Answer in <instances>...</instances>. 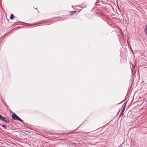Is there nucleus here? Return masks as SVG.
Wrapping results in <instances>:
<instances>
[{"label":"nucleus","mask_w":147,"mask_h":147,"mask_svg":"<svg viewBox=\"0 0 147 147\" xmlns=\"http://www.w3.org/2000/svg\"><path fill=\"white\" fill-rule=\"evenodd\" d=\"M12 119L15 120H18L22 123L24 121L21 119L18 116H17L15 113H13L12 115Z\"/></svg>","instance_id":"f257e3e1"},{"label":"nucleus","mask_w":147,"mask_h":147,"mask_svg":"<svg viewBox=\"0 0 147 147\" xmlns=\"http://www.w3.org/2000/svg\"><path fill=\"white\" fill-rule=\"evenodd\" d=\"M0 120L4 122L5 123H9V119L3 116L0 114Z\"/></svg>","instance_id":"f03ea898"},{"label":"nucleus","mask_w":147,"mask_h":147,"mask_svg":"<svg viewBox=\"0 0 147 147\" xmlns=\"http://www.w3.org/2000/svg\"><path fill=\"white\" fill-rule=\"evenodd\" d=\"M126 105V104L123 107V108L122 109L120 114L119 116V117H120L123 114V113L124 112V111L125 110V109Z\"/></svg>","instance_id":"7ed1b4c3"},{"label":"nucleus","mask_w":147,"mask_h":147,"mask_svg":"<svg viewBox=\"0 0 147 147\" xmlns=\"http://www.w3.org/2000/svg\"><path fill=\"white\" fill-rule=\"evenodd\" d=\"M46 20H43L40 22H38L36 23H34L32 25V26L35 25L37 24H40L41 23H46Z\"/></svg>","instance_id":"20e7f679"},{"label":"nucleus","mask_w":147,"mask_h":147,"mask_svg":"<svg viewBox=\"0 0 147 147\" xmlns=\"http://www.w3.org/2000/svg\"><path fill=\"white\" fill-rule=\"evenodd\" d=\"M144 32L145 34L147 36V25H146L145 27V29L144 30Z\"/></svg>","instance_id":"39448f33"},{"label":"nucleus","mask_w":147,"mask_h":147,"mask_svg":"<svg viewBox=\"0 0 147 147\" xmlns=\"http://www.w3.org/2000/svg\"><path fill=\"white\" fill-rule=\"evenodd\" d=\"M14 18V15L13 14L11 13V14L10 16V19L11 20H12Z\"/></svg>","instance_id":"423d86ee"},{"label":"nucleus","mask_w":147,"mask_h":147,"mask_svg":"<svg viewBox=\"0 0 147 147\" xmlns=\"http://www.w3.org/2000/svg\"><path fill=\"white\" fill-rule=\"evenodd\" d=\"M76 12V11H71L70 12V13L71 15H72L74 13H75Z\"/></svg>","instance_id":"0eeeda50"},{"label":"nucleus","mask_w":147,"mask_h":147,"mask_svg":"<svg viewBox=\"0 0 147 147\" xmlns=\"http://www.w3.org/2000/svg\"><path fill=\"white\" fill-rule=\"evenodd\" d=\"M1 126L3 127L4 128H6V126L5 125H1Z\"/></svg>","instance_id":"6e6552de"},{"label":"nucleus","mask_w":147,"mask_h":147,"mask_svg":"<svg viewBox=\"0 0 147 147\" xmlns=\"http://www.w3.org/2000/svg\"><path fill=\"white\" fill-rule=\"evenodd\" d=\"M1 125H2V124H1L0 123V125L1 126Z\"/></svg>","instance_id":"1a4fd4ad"},{"label":"nucleus","mask_w":147,"mask_h":147,"mask_svg":"<svg viewBox=\"0 0 147 147\" xmlns=\"http://www.w3.org/2000/svg\"><path fill=\"white\" fill-rule=\"evenodd\" d=\"M96 3H98V2H96Z\"/></svg>","instance_id":"9d476101"},{"label":"nucleus","mask_w":147,"mask_h":147,"mask_svg":"<svg viewBox=\"0 0 147 147\" xmlns=\"http://www.w3.org/2000/svg\"><path fill=\"white\" fill-rule=\"evenodd\" d=\"M131 70H132V72L133 71V70H132V69H131Z\"/></svg>","instance_id":"9b49d317"},{"label":"nucleus","mask_w":147,"mask_h":147,"mask_svg":"<svg viewBox=\"0 0 147 147\" xmlns=\"http://www.w3.org/2000/svg\"><path fill=\"white\" fill-rule=\"evenodd\" d=\"M11 112V111H10V112Z\"/></svg>","instance_id":"f8f14e48"},{"label":"nucleus","mask_w":147,"mask_h":147,"mask_svg":"<svg viewBox=\"0 0 147 147\" xmlns=\"http://www.w3.org/2000/svg\"><path fill=\"white\" fill-rule=\"evenodd\" d=\"M11 112V111H10V112Z\"/></svg>","instance_id":"ddd939ff"},{"label":"nucleus","mask_w":147,"mask_h":147,"mask_svg":"<svg viewBox=\"0 0 147 147\" xmlns=\"http://www.w3.org/2000/svg\"><path fill=\"white\" fill-rule=\"evenodd\" d=\"M11 112V111H10V112Z\"/></svg>","instance_id":"4468645a"}]
</instances>
